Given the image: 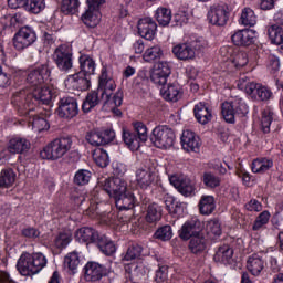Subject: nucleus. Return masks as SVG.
I'll list each match as a JSON object with an SVG mask.
<instances>
[{
  "label": "nucleus",
  "mask_w": 283,
  "mask_h": 283,
  "mask_svg": "<svg viewBox=\"0 0 283 283\" xmlns=\"http://www.w3.org/2000/svg\"><path fill=\"white\" fill-rule=\"evenodd\" d=\"M31 91H20L15 93L11 103L13 107H17L20 112H25L30 108V105L38 103V105H50L52 102V90L46 85L52 81V66L50 61L43 64H38L33 69L29 70L25 78Z\"/></svg>",
  "instance_id": "obj_1"
},
{
  "label": "nucleus",
  "mask_w": 283,
  "mask_h": 283,
  "mask_svg": "<svg viewBox=\"0 0 283 283\" xmlns=\"http://www.w3.org/2000/svg\"><path fill=\"white\" fill-rule=\"evenodd\" d=\"M45 266H48V258L41 252H23L17 262L19 273L24 276L36 275Z\"/></svg>",
  "instance_id": "obj_2"
},
{
  "label": "nucleus",
  "mask_w": 283,
  "mask_h": 283,
  "mask_svg": "<svg viewBox=\"0 0 283 283\" xmlns=\"http://www.w3.org/2000/svg\"><path fill=\"white\" fill-rule=\"evenodd\" d=\"M72 136L70 135L55 138L40 151V157L43 160H59L72 149Z\"/></svg>",
  "instance_id": "obj_3"
},
{
  "label": "nucleus",
  "mask_w": 283,
  "mask_h": 283,
  "mask_svg": "<svg viewBox=\"0 0 283 283\" xmlns=\"http://www.w3.org/2000/svg\"><path fill=\"white\" fill-rule=\"evenodd\" d=\"M149 140L157 149H171L176 143V133L167 125H158L151 130Z\"/></svg>",
  "instance_id": "obj_4"
},
{
  "label": "nucleus",
  "mask_w": 283,
  "mask_h": 283,
  "mask_svg": "<svg viewBox=\"0 0 283 283\" xmlns=\"http://www.w3.org/2000/svg\"><path fill=\"white\" fill-rule=\"evenodd\" d=\"M154 171H156V163L150 159L146 160L143 167L136 169L135 182L137 189H142V191H147V189H151L156 180Z\"/></svg>",
  "instance_id": "obj_5"
},
{
  "label": "nucleus",
  "mask_w": 283,
  "mask_h": 283,
  "mask_svg": "<svg viewBox=\"0 0 283 283\" xmlns=\"http://www.w3.org/2000/svg\"><path fill=\"white\" fill-rule=\"evenodd\" d=\"M12 43L14 50L18 52H23L28 50L31 45L36 43V31L30 25L21 27L13 35Z\"/></svg>",
  "instance_id": "obj_6"
},
{
  "label": "nucleus",
  "mask_w": 283,
  "mask_h": 283,
  "mask_svg": "<svg viewBox=\"0 0 283 283\" xmlns=\"http://www.w3.org/2000/svg\"><path fill=\"white\" fill-rule=\"evenodd\" d=\"M98 185L114 200L128 191L127 181L120 177L99 179Z\"/></svg>",
  "instance_id": "obj_7"
},
{
  "label": "nucleus",
  "mask_w": 283,
  "mask_h": 283,
  "mask_svg": "<svg viewBox=\"0 0 283 283\" xmlns=\"http://www.w3.org/2000/svg\"><path fill=\"white\" fill-rule=\"evenodd\" d=\"M53 61L60 72H69L74 67L72 48L67 44L59 45L53 53Z\"/></svg>",
  "instance_id": "obj_8"
},
{
  "label": "nucleus",
  "mask_w": 283,
  "mask_h": 283,
  "mask_svg": "<svg viewBox=\"0 0 283 283\" xmlns=\"http://www.w3.org/2000/svg\"><path fill=\"white\" fill-rule=\"evenodd\" d=\"M168 180L185 198H193V196H196V182L189 177L172 174L168 176Z\"/></svg>",
  "instance_id": "obj_9"
},
{
  "label": "nucleus",
  "mask_w": 283,
  "mask_h": 283,
  "mask_svg": "<svg viewBox=\"0 0 283 283\" xmlns=\"http://www.w3.org/2000/svg\"><path fill=\"white\" fill-rule=\"evenodd\" d=\"M106 0H86L87 10L82 14V21L87 28H96L101 23V6Z\"/></svg>",
  "instance_id": "obj_10"
},
{
  "label": "nucleus",
  "mask_w": 283,
  "mask_h": 283,
  "mask_svg": "<svg viewBox=\"0 0 283 283\" xmlns=\"http://www.w3.org/2000/svg\"><path fill=\"white\" fill-rule=\"evenodd\" d=\"M114 90H116V82L107 73V66H103L98 78L97 91L99 95H102V101H104V105H107V103H109V98L112 97V92H114Z\"/></svg>",
  "instance_id": "obj_11"
},
{
  "label": "nucleus",
  "mask_w": 283,
  "mask_h": 283,
  "mask_svg": "<svg viewBox=\"0 0 283 283\" xmlns=\"http://www.w3.org/2000/svg\"><path fill=\"white\" fill-rule=\"evenodd\" d=\"M116 138V132L112 128H106L103 130H91L86 134V140L93 147H103L114 143Z\"/></svg>",
  "instance_id": "obj_12"
},
{
  "label": "nucleus",
  "mask_w": 283,
  "mask_h": 283,
  "mask_svg": "<svg viewBox=\"0 0 283 283\" xmlns=\"http://www.w3.org/2000/svg\"><path fill=\"white\" fill-rule=\"evenodd\" d=\"M64 85L66 90H74L77 92H87V90L92 87V77L77 72L75 74L69 75L64 80Z\"/></svg>",
  "instance_id": "obj_13"
},
{
  "label": "nucleus",
  "mask_w": 283,
  "mask_h": 283,
  "mask_svg": "<svg viewBox=\"0 0 283 283\" xmlns=\"http://www.w3.org/2000/svg\"><path fill=\"white\" fill-rule=\"evenodd\" d=\"M85 277L88 282H98L109 275V268L94 261H88L84 266Z\"/></svg>",
  "instance_id": "obj_14"
},
{
  "label": "nucleus",
  "mask_w": 283,
  "mask_h": 283,
  "mask_svg": "<svg viewBox=\"0 0 283 283\" xmlns=\"http://www.w3.org/2000/svg\"><path fill=\"white\" fill-rule=\"evenodd\" d=\"M207 19L211 25H217L219 28L227 25V22L229 21V11H227V6L214 4L210 7Z\"/></svg>",
  "instance_id": "obj_15"
},
{
  "label": "nucleus",
  "mask_w": 283,
  "mask_h": 283,
  "mask_svg": "<svg viewBox=\"0 0 283 283\" xmlns=\"http://www.w3.org/2000/svg\"><path fill=\"white\" fill-rule=\"evenodd\" d=\"M231 41L238 48H249V45H253L258 41V32L252 29L239 30L232 34Z\"/></svg>",
  "instance_id": "obj_16"
},
{
  "label": "nucleus",
  "mask_w": 283,
  "mask_h": 283,
  "mask_svg": "<svg viewBox=\"0 0 283 283\" xmlns=\"http://www.w3.org/2000/svg\"><path fill=\"white\" fill-rule=\"evenodd\" d=\"M171 75V65L169 62H158L155 64L154 70L150 74V81L155 85H167V80Z\"/></svg>",
  "instance_id": "obj_17"
},
{
  "label": "nucleus",
  "mask_w": 283,
  "mask_h": 283,
  "mask_svg": "<svg viewBox=\"0 0 283 283\" xmlns=\"http://www.w3.org/2000/svg\"><path fill=\"white\" fill-rule=\"evenodd\" d=\"M57 116L60 118H74L78 116V102L74 97H62L59 102Z\"/></svg>",
  "instance_id": "obj_18"
},
{
  "label": "nucleus",
  "mask_w": 283,
  "mask_h": 283,
  "mask_svg": "<svg viewBox=\"0 0 283 283\" xmlns=\"http://www.w3.org/2000/svg\"><path fill=\"white\" fill-rule=\"evenodd\" d=\"M137 30L142 39H146V41H154L158 30V24L149 17L142 18L137 23Z\"/></svg>",
  "instance_id": "obj_19"
},
{
  "label": "nucleus",
  "mask_w": 283,
  "mask_h": 283,
  "mask_svg": "<svg viewBox=\"0 0 283 283\" xmlns=\"http://www.w3.org/2000/svg\"><path fill=\"white\" fill-rule=\"evenodd\" d=\"M160 88V94L164 98V101H168V103H178L180 98H182V86H180L178 83L168 84L165 85H157Z\"/></svg>",
  "instance_id": "obj_20"
},
{
  "label": "nucleus",
  "mask_w": 283,
  "mask_h": 283,
  "mask_svg": "<svg viewBox=\"0 0 283 283\" xmlns=\"http://www.w3.org/2000/svg\"><path fill=\"white\" fill-rule=\"evenodd\" d=\"M7 149L9 154H25L30 149V142L19 135L9 137Z\"/></svg>",
  "instance_id": "obj_21"
},
{
  "label": "nucleus",
  "mask_w": 283,
  "mask_h": 283,
  "mask_svg": "<svg viewBox=\"0 0 283 283\" xmlns=\"http://www.w3.org/2000/svg\"><path fill=\"white\" fill-rule=\"evenodd\" d=\"M32 105H36V103H33V104L31 103L29 108L25 111H20L18 107H15V109H18L20 114L30 115L29 123L32 124V128L35 129V132H48V129H50V123L44 117L30 114V112L34 111V107Z\"/></svg>",
  "instance_id": "obj_22"
},
{
  "label": "nucleus",
  "mask_w": 283,
  "mask_h": 283,
  "mask_svg": "<svg viewBox=\"0 0 283 283\" xmlns=\"http://www.w3.org/2000/svg\"><path fill=\"white\" fill-rule=\"evenodd\" d=\"M200 231H202V228H200L199 220L186 221L179 230V238L187 242V240L200 235Z\"/></svg>",
  "instance_id": "obj_23"
},
{
  "label": "nucleus",
  "mask_w": 283,
  "mask_h": 283,
  "mask_svg": "<svg viewBox=\"0 0 283 283\" xmlns=\"http://www.w3.org/2000/svg\"><path fill=\"white\" fill-rule=\"evenodd\" d=\"M181 147L185 151H200V137L191 130H184L181 135Z\"/></svg>",
  "instance_id": "obj_24"
},
{
  "label": "nucleus",
  "mask_w": 283,
  "mask_h": 283,
  "mask_svg": "<svg viewBox=\"0 0 283 283\" xmlns=\"http://www.w3.org/2000/svg\"><path fill=\"white\" fill-rule=\"evenodd\" d=\"M172 54L178 61H193L196 59V51L190 43H179L172 48Z\"/></svg>",
  "instance_id": "obj_25"
},
{
  "label": "nucleus",
  "mask_w": 283,
  "mask_h": 283,
  "mask_svg": "<svg viewBox=\"0 0 283 283\" xmlns=\"http://www.w3.org/2000/svg\"><path fill=\"white\" fill-rule=\"evenodd\" d=\"M193 114L200 125H207V123H210V120L213 118L211 106L205 102H199L197 105H195Z\"/></svg>",
  "instance_id": "obj_26"
},
{
  "label": "nucleus",
  "mask_w": 283,
  "mask_h": 283,
  "mask_svg": "<svg viewBox=\"0 0 283 283\" xmlns=\"http://www.w3.org/2000/svg\"><path fill=\"white\" fill-rule=\"evenodd\" d=\"M101 233L94 228L83 227L75 233V239L78 242H86L87 244H96Z\"/></svg>",
  "instance_id": "obj_27"
},
{
  "label": "nucleus",
  "mask_w": 283,
  "mask_h": 283,
  "mask_svg": "<svg viewBox=\"0 0 283 283\" xmlns=\"http://www.w3.org/2000/svg\"><path fill=\"white\" fill-rule=\"evenodd\" d=\"M80 74L92 78L96 72V61L88 54H81L78 57Z\"/></svg>",
  "instance_id": "obj_28"
},
{
  "label": "nucleus",
  "mask_w": 283,
  "mask_h": 283,
  "mask_svg": "<svg viewBox=\"0 0 283 283\" xmlns=\"http://www.w3.org/2000/svg\"><path fill=\"white\" fill-rule=\"evenodd\" d=\"M95 244L97 249H99L101 253H103V255H106L107 258H112V255L116 253V243H114L111 238L103 233L97 237V241H95Z\"/></svg>",
  "instance_id": "obj_29"
},
{
  "label": "nucleus",
  "mask_w": 283,
  "mask_h": 283,
  "mask_svg": "<svg viewBox=\"0 0 283 283\" xmlns=\"http://www.w3.org/2000/svg\"><path fill=\"white\" fill-rule=\"evenodd\" d=\"M275 120V113L271 108H265L262 111L261 120L259 125V132L265 135V138L271 134V125Z\"/></svg>",
  "instance_id": "obj_30"
},
{
  "label": "nucleus",
  "mask_w": 283,
  "mask_h": 283,
  "mask_svg": "<svg viewBox=\"0 0 283 283\" xmlns=\"http://www.w3.org/2000/svg\"><path fill=\"white\" fill-rule=\"evenodd\" d=\"M115 205L119 211H129L136 205V197L128 190L115 199Z\"/></svg>",
  "instance_id": "obj_31"
},
{
  "label": "nucleus",
  "mask_w": 283,
  "mask_h": 283,
  "mask_svg": "<svg viewBox=\"0 0 283 283\" xmlns=\"http://www.w3.org/2000/svg\"><path fill=\"white\" fill-rule=\"evenodd\" d=\"M247 269L251 275L258 277L264 271V260L259 254H252L248 258Z\"/></svg>",
  "instance_id": "obj_32"
},
{
  "label": "nucleus",
  "mask_w": 283,
  "mask_h": 283,
  "mask_svg": "<svg viewBox=\"0 0 283 283\" xmlns=\"http://www.w3.org/2000/svg\"><path fill=\"white\" fill-rule=\"evenodd\" d=\"M198 207L201 216H211L216 211V197L211 195L201 196Z\"/></svg>",
  "instance_id": "obj_33"
},
{
  "label": "nucleus",
  "mask_w": 283,
  "mask_h": 283,
  "mask_svg": "<svg viewBox=\"0 0 283 283\" xmlns=\"http://www.w3.org/2000/svg\"><path fill=\"white\" fill-rule=\"evenodd\" d=\"M122 138L130 151H138V149H140V143H143V140L136 133L123 128Z\"/></svg>",
  "instance_id": "obj_34"
},
{
  "label": "nucleus",
  "mask_w": 283,
  "mask_h": 283,
  "mask_svg": "<svg viewBox=\"0 0 283 283\" xmlns=\"http://www.w3.org/2000/svg\"><path fill=\"white\" fill-rule=\"evenodd\" d=\"M101 101H103L101 93L97 90L91 91L82 104V111L84 114H90V112H92V109H94V107H96Z\"/></svg>",
  "instance_id": "obj_35"
},
{
  "label": "nucleus",
  "mask_w": 283,
  "mask_h": 283,
  "mask_svg": "<svg viewBox=\"0 0 283 283\" xmlns=\"http://www.w3.org/2000/svg\"><path fill=\"white\" fill-rule=\"evenodd\" d=\"M213 260L221 264H231V260H233V249L227 244L219 247L213 255Z\"/></svg>",
  "instance_id": "obj_36"
},
{
  "label": "nucleus",
  "mask_w": 283,
  "mask_h": 283,
  "mask_svg": "<svg viewBox=\"0 0 283 283\" xmlns=\"http://www.w3.org/2000/svg\"><path fill=\"white\" fill-rule=\"evenodd\" d=\"M189 250L191 253L198 255V253H203L207 251V239L201 233L192 237L189 241Z\"/></svg>",
  "instance_id": "obj_37"
},
{
  "label": "nucleus",
  "mask_w": 283,
  "mask_h": 283,
  "mask_svg": "<svg viewBox=\"0 0 283 283\" xmlns=\"http://www.w3.org/2000/svg\"><path fill=\"white\" fill-rule=\"evenodd\" d=\"M273 160L269 158H256L252 161L251 169L253 174H266L272 169Z\"/></svg>",
  "instance_id": "obj_38"
},
{
  "label": "nucleus",
  "mask_w": 283,
  "mask_h": 283,
  "mask_svg": "<svg viewBox=\"0 0 283 283\" xmlns=\"http://www.w3.org/2000/svg\"><path fill=\"white\" fill-rule=\"evenodd\" d=\"M143 255V245L133 243L128 247L126 253L122 254V262H134Z\"/></svg>",
  "instance_id": "obj_39"
},
{
  "label": "nucleus",
  "mask_w": 283,
  "mask_h": 283,
  "mask_svg": "<svg viewBox=\"0 0 283 283\" xmlns=\"http://www.w3.org/2000/svg\"><path fill=\"white\" fill-rule=\"evenodd\" d=\"M17 181V172L12 168L2 169L0 172V187L9 189Z\"/></svg>",
  "instance_id": "obj_40"
},
{
  "label": "nucleus",
  "mask_w": 283,
  "mask_h": 283,
  "mask_svg": "<svg viewBox=\"0 0 283 283\" xmlns=\"http://www.w3.org/2000/svg\"><path fill=\"white\" fill-rule=\"evenodd\" d=\"M163 218V207L158 203H150L147 208L146 222L154 224Z\"/></svg>",
  "instance_id": "obj_41"
},
{
  "label": "nucleus",
  "mask_w": 283,
  "mask_h": 283,
  "mask_svg": "<svg viewBox=\"0 0 283 283\" xmlns=\"http://www.w3.org/2000/svg\"><path fill=\"white\" fill-rule=\"evenodd\" d=\"M0 63H6V53L0 50ZM12 83V74L7 67L0 64V87H8Z\"/></svg>",
  "instance_id": "obj_42"
},
{
  "label": "nucleus",
  "mask_w": 283,
  "mask_h": 283,
  "mask_svg": "<svg viewBox=\"0 0 283 283\" xmlns=\"http://www.w3.org/2000/svg\"><path fill=\"white\" fill-rule=\"evenodd\" d=\"M268 35L273 45H282L283 28L279 24H272L268 28Z\"/></svg>",
  "instance_id": "obj_43"
},
{
  "label": "nucleus",
  "mask_w": 283,
  "mask_h": 283,
  "mask_svg": "<svg viewBox=\"0 0 283 283\" xmlns=\"http://www.w3.org/2000/svg\"><path fill=\"white\" fill-rule=\"evenodd\" d=\"M155 19L163 28H167L171 23V9L159 7L155 11Z\"/></svg>",
  "instance_id": "obj_44"
},
{
  "label": "nucleus",
  "mask_w": 283,
  "mask_h": 283,
  "mask_svg": "<svg viewBox=\"0 0 283 283\" xmlns=\"http://www.w3.org/2000/svg\"><path fill=\"white\" fill-rule=\"evenodd\" d=\"M147 83H149V77H147V70L142 69L137 72V75L133 80V87L137 92H143L145 87H147Z\"/></svg>",
  "instance_id": "obj_45"
},
{
  "label": "nucleus",
  "mask_w": 283,
  "mask_h": 283,
  "mask_svg": "<svg viewBox=\"0 0 283 283\" xmlns=\"http://www.w3.org/2000/svg\"><path fill=\"white\" fill-rule=\"evenodd\" d=\"M239 23H241V25H249L250 28H253V25L258 23L255 11H253L251 8H244L242 10Z\"/></svg>",
  "instance_id": "obj_46"
},
{
  "label": "nucleus",
  "mask_w": 283,
  "mask_h": 283,
  "mask_svg": "<svg viewBox=\"0 0 283 283\" xmlns=\"http://www.w3.org/2000/svg\"><path fill=\"white\" fill-rule=\"evenodd\" d=\"M93 160L97 165V167H101L102 169H105L109 165V155L106 150L102 148H96L93 154Z\"/></svg>",
  "instance_id": "obj_47"
},
{
  "label": "nucleus",
  "mask_w": 283,
  "mask_h": 283,
  "mask_svg": "<svg viewBox=\"0 0 283 283\" xmlns=\"http://www.w3.org/2000/svg\"><path fill=\"white\" fill-rule=\"evenodd\" d=\"M221 114L226 123L233 125L235 123V108L233 107L232 102H223L221 105Z\"/></svg>",
  "instance_id": "obj_48"
},
{
  "label": "nucleus",
  "mask_w": 283,
  "mask_h": 283,
  "mask_svg": "<svg viewBox=\"0 0 283 283\" xmlns=\"http://www.w3.org/2000/svg\"><path fill=\"white\" fill-rule=\"evenodd\" d=\"M78 6H81L78 0H62L60 12L65 17L70 14H76L78 11Z\"/></svg>",
  "instance_id": "obj_49"
},
{
  "label": "nucleus",
  "mask_w": 283,
  "mask_h": 283,
  "mask_svg": "<svg viewBox=\"0 0 283 283\" xmlns=\"http://www.w3.org/2000/svg\"><path fill=\"white\" fill-rule=\"evenodd\" d=\"M81 264V258L78 252H71L64 258V265L67 266L69 271L74 275Z\"/></svg>",
  "instance_id": "obj_50"
},
{
  "label": "nucleus",
  "mask_w": 283,
  "mask_h": 283,
  "mask_svg": "<svg viewBox=\"0 0 283 283\" xmlns=\"http://www.w3.org/2000/svg\"><path fill=\"white\" fill-rule=\"evenodd\" d=\"M208 235L211 240H216L222 235V223L219 219H212L207 223Z\"/></svg>",
  "instance_id": "obj_51"
},
{
  "label": "nucleus",
  "mask_w": 283,
  "mask_h": 283,
  "mask_svg": "<svg viewBox=\"0 0 283 283\" xmlns=\"http://www.w3.org/2000/svg\"><path fill=\"white\" fill-rule=\"evenodd\" d=\"M163 57V49L160 45H155L147 49L143 55V59L146 63H151L154 61H158V59Z\"/></svg>",
  "instance_id": "obj_52"
},
{
  "label": "nucleus",
  "mask_w": 283,
  "mask_h": 283,
  "mask_svg": "<svg viewBox=\"0 0 283 283\" xmlns=\"http://www.w3.org/2000/svg\"><path fill=\"white\" fill-rule=\"evenodd\" d=\"M24 10L30 14H41L45 10V0H28Z\"/></svg>",
  "instance_id": "obj_53"
},
{
  "label": "nucleus",
  "mask_w": 283,
  "mask_h": 283,
  "mask_svg": "<svg viewBox=\"0 0 283 283\" xmlns=\"http://www.w3.org/2000/svg\"><path fill=\"white\" fill-rule=\"evenodd\" d=\"M269 220H271V212L268 210L262 211L254 220L252 231H260L265 224H269Z\"/></svg>",
  "instance_id": "obj_54"
},
{
  "label": "nucleus",
  "mask_w": 283,
  "mask_h": 283,
  "mask_svg": "<svg viewBox=\"0 0 283 283\" xmlns=\"http://www.w3.org/2000/svg\"><path fill=\"white\" fill-rule=\"evenodd\" d=\"M231 103L238 116H247L249 114V105L242 97H235Z\"/></svg>",
  "instance_id": "obj_55"
},
{
  "label": "nucleus",
  "mask_w": 283,
  "mask_h": 283,
  "mask_svg": "<svg viewBox=\"0 0 283 283\" xmlns=\"http://www.w3.org/2000/svg\"><path fill=\"white\" fill-rule=\"evenodd\" d=\"M133 134H136L137 138H139L142 143H147V138H149L147 135V125H145L143 122H135L133 123Z\"/></svg>",
  "instance_id": "obj_56"
},
{
  "label": "nucleus",
  "mask_w": 283,
  "mask_h": 283,
  "mask_svg": "<svg viewBox=\"0 0 283 283\" xmlns=\"http://www.w3.org/2000/svg\"><path fill=\"white\" fill-rule=\"evenodd\" d=\"M92 178V172L90 170L80 169L74 176V184L81 187L87 185Z\"/></svg>",
  "instance_id": "obj_57"
},
{
  "label": "nucleus",
  "mask_w": 283,
  "mask_h": 283,
  "mask_svg": "<svg viewBox=\"0 0 283 283\" xmlns=\"http://www.w3.org/2000/svg\"><path fill=\"white\" fill-rule=\"evenodd\" d=\"M155 238L157 240H161L163 242H167V240H171V238H174V230H171V226H164L159 228L155 232Z\"/></svg>",
  "instance_id": "obj_58"
},
{
  "label": "nucleus",
  "mask_w": 283,
  "mask_h": 283,
  "mask_svg": "<svg viewBox=\"0 0 283 283\" xmlns=\"http://www.w3.org/2000/svg\"><path fill=\"white\" fill-rule=\"evenodd\" d=\"M71 242H72L71 232H60L54 240V244L56 249H65V247H67V244H70Z\"/></svg>",
  "instance_id": "obj_59"
},
{
  "label": "nucleus",
  "mask_w": 283,
  "mask_h": 283,
  "mask_svg": "<svg viewBox=\"0 0 283 283\" xmlns=\"http://www.w3.org/2000/svg\"><path fill=\"white\" fill-rule=\"evenodd\" d=\"M203 185L206 187H209V189H216L217 187H220V177L213 175L212 172H205L203 174Z\"/></svg>",
  "instance_id": "obj_60"
},
{
  "label": "nucleus",
  "mask_w": 283,
  "mask_h": 283,
  "mask_svg": "<svg viewBox=\"0 0 283 283\" xmlns=\"http://www.w3.org/2000/svg\"><path fill=\"white\" fill-rule=\"evenodd\" d=\"M232 63L234 65V67H237V70H240V67H244L245 65L249 64V54H247V52H238L233 60Z\"/></svg>",
  "instance_id": "obj_61"
},
{
  "label": "nucleus",
  "mask_w": 283,
  "mask_h": 283,
  "mask_svg": "<svg viewBox=\"0 0 283 283\" xmlns=\"http://www.w3.org/2000/svg\"><path fill=\"white\" fill-rule=\"evenodd\" d=\"M169 279V266L161 265L158 268L155 274V282L165 283Z\"/></svg>",
  "instance_id": "obj_62"
},
{
  "label": "nucleus",
  "mask_w": 283,
  "mask_h": 283,
  "mask_svg": "<svg viewBox=\"0 0 283 283\" xmlns=\"http://www.w3.org/2000/svg\"><path fill=\"white\" fill-rule=\"evenodd\" d=\"M185 211H187V203L177 201L169 213L172 218H182L185 216Z\"/></svg>",
  "instance_id": "obj_63"
},
{
  "label": "nucleus",
  "mask_w": 283,
  "mask_h": 283,
  "mask_svg": "<svg viewBox=\"0 0 283 283\" xmlns=\"http://www.w3.org/2000/svg\"><path fill=\"white\" fill-rule=\"evenodd\" d=\"M125 174H127V165L118 161L113 163V175L116 176L115 178H123Z\"/></svg>",
  "instance_id": "obj_64"
}]
</instances>
